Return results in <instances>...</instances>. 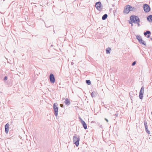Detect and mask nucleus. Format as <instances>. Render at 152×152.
<instances>
[{"mask_svg":"<svg viewBox=\"0 0 152 152\" xmlns=\"http://www.w3.org/2000/svg\"><path fill=\"white\" fill-rule=\"evenodd\" d=\"M144 92V87L142 86L139 92V97L140 99H142L143 98V94Z\"/></svg>","mask_w":152,"mask_h":152,"instance_id":"0eeeda50","label":"nucleus"},{"mask_svg":"<svg viewBox=\"0 0 152 152\" xmlns=\"http://www.w3.org/2000/svg\"><path fill=\"white\" fill-rule=\"evenodd\" d=\"M86 83L88 85H90L91 84V81L90 80H86Z\"/></svg>","mask_w":152,"mask_h":152,"instance_id":"4be33fe9","label":"nucleus"},{"mask_svg":"<svg viewBox=\"0 0 152 152\" xmlns=\"http://www.w3.org/2000/svg\"><path fill=\"white\" fill-rule=\"evenodd\" d=\"M129 10H130V11H133L134 12H135L136 11V8H135L134 7H132L129 5Z\"/></svg>","mask_w":152,"mask_h":152,"instance_id":"f8f14e48","label":"nucleus"},{"mask_svg":"<svg viewBox=\"0 0 152 152\" xmlns=\"http://www.w3.org/2000/svg\"><path fill=\"white\" fill-rule=\"evenodd\" d=\"M45 27L47 28H48V27H50L52 29H54V27L53 25H51L50 26L48 25H47V24H46L45 23Z\"/></svg>","mask_w":152,"mask_h":152,"instance_id":"a211bd4d","label":"nucleus"},{"mask_svg":"<svg viewBox=\"0 0 152 152\" xmlns=\"http://www.w3.org/2000/svg\"><path fill=\"white\" fill-rule=\"evenodd\" d=\"M7 77L6 76H5L4 77V80H7Z\"/></svg>","mask_w":152,"mask_h":152,"instance_id":"bb28decb","label":"nucleus"},{"mask_svg":"<svg viewBox=\"0 0 152 152\" xmlns=\"http://www.w3.org/2000/svg\"><path fill=\"white\" fill-rule=\"evenodd\" d=\"M95 7L98 10H100L101 7V3L100 1H98L95 3Z\"/></svg>","mask_w":152,"mask_h":152,"instance_id":"1a4fd4ad","label":"nucleus"},{"mask_svg":"<svg viewBox=\"0 0 152 152\" xmlns=\"http://www.w3.org/2000/svg\"><path fill=\"white\" fill-rule=\"evenodd\" d=\"M49 79L51 83H53L55 82V78L53 74H50L49 76Z\"/></svg>","mask_w":152,"mask_h":152,"instance_id":"6e6552de","label":"nucleus"},{"mask_svg":"<svg viewBox=\"0 0 152 152\" xmlns=\"http://www.w3.org/2000/svg\"><path fill=\"white\" fill-rule=\"evenodd\" d=\"M143 34L145 36H146L147 34H151V33L150 31H147L146 32H144Z\"/></svg>","mask_w":152,"mask_h":152,"instance_id":"2eb2a0df","label":"nucleus"},{"mask_svg":"<svg viewBox=\"0 0 152 152\" xmlns=\"http://www.w3.org/2000/svg\"><path fill=\"white\" fill-rule=\"evenodd\" d=\"M147 20L150 22H152V15H149L147 18Z\"/></svg>","mask_w":152,"mask_h":152,"instance_id":"ddd939ff","label":"nucleus"},{"mask_svg":"<svg viewBox=\"0 0 152 152\" xmlns=\"http://www.w3.org/2000/svg\"><path fill=\"white\" fill-rule=\"evenodd\" d=\"M108 16L106 14H104L102 17V19L103 20H104L106 19Z\"/></svg>","mask_w":152,"mask_h":152,"instance_id":"dca6fc26","label":"nucleus"},{"mask_svg":"<svg viewBox=\"0 0 152 152\" xmlns=\"http://www.w3.org/2000/svg\"><path fill=\"white\" fill-rule=\"evenodd\" d=\"M71 64H73V63H71Z\"/></svg>","mask_w":152,"mask_h":152,"instance_id":"c9c22d12","label":"nucleus"},{"mask_svg":"<svg viewBox=\"0 0 152 152\" xmlns=\"http://www.w3.org/2000/svg\"><path fill=\"white\" fill-rule=\"evenodd\" d=\"M144 125H145V127H148V125H147V122L145 120L144 121Z\"/></svg>","mask_w":152,"mask_h":152,"instance_id":"5701e85b","label":"nucleus"},{"mask_svg":"<svg viewBox=\"0 0 152 152\" xmlns=\"http://www.w3.org/2000/svg\"><path fill=\"white\" fill-rule=\"evenodd\" d=\"M116 117H117L118 116V114L117 113H116L115 115H114Z\"/></svg>","mask_w":152,"mask_h":152,"instance_id":"2f4dec72","label":"nucleus"},{"mask_svg":"<svg viewBox=\"0 0 152 152\" xmlns=\"http://www.w3.org/2000/svg\"><path fill=\"white\" fill-rule=\"evenodd\" d=\"M129 24H131V26H133V22H131V21L129 20Z\"/></svg>","mask_w":152,"mask_h":152,"instance_id":"b1692460","label":"nucleus"},{"mask_svg":"<svg viewBox=\"0 0 152 152\" xmlns=\"http://www.w3.org/2000/svg\"><path fill=\"white\" fill-rule=\"evenodd\" d=\"M132 95H133V92H130L129 93V96H130V98L132 100V99L133 98V96H132Z\"/></svg>","mask_w":152,"mask_h":152,"instance_id":"412c9836","label":"nucleus"},{"mask_svg":"<svg viewBox=\"0 0 152 152\" xmlns=\"http://www.w3.org/2000/svg\"><path fill=\"white\" fill-rule=\"evenodd\" d=\"M105 120V121H106L107 122H108V120L106 118H105L104 119Z\"/></svg>","mask_w":152,"mask_h":152,"instance_id":"7c9ffc66","label":"nucleus"},{"mask_svg":"<svg viewBox=\"0 0 152 152\" xmlns=\"http://www.w3.org/2000/svg\"><path fill=\"white\" fill-rule=\"evenodd\" d=\"M60 106L62 107H64V105L63 104H60Z\"/></svg>","mask_w":152,"mask_h":152,"instance_id":"a878e982","label":"nucleus"},{"mask_svg":"<svg viewBox=\"0 0 152 152\" xmlns=\"http://www.w3.org/2000/svg\"><path fill=\"white\" fill-rule=\"evenodd\" d=\"M71 64H73V63H71Z\"/></svg>","mask_w":152,"mask_h":152,"instance_id":"e433bc0d","label":"nucleus"},{"mask_svg":"<svg viewBox=\"0 0 152 152\" xmlns=\"http://www.w3.org/2000/svg\"><path fill=\"white\" fill-rule=\"evenodd\" d=\"M53 32H54L55 33V31L53 30Z\"/></svg>","mask_w":152,"mask_h":152,"instance_id":"72a5a7b5","label":"nucleus"},{"mask_svg":"<svg viewBox=\"0 0 152 152\" xmlns=\"http://www.w3.org/2000/svg\"><path fill=\"white\" fill-rule=\"evenodd\" d=\"M136 61H134L132 63V66H134L136 64Z\"/></svg>","mask_w":152,"mask_h":152,"instance_id":"393cba45","label":"nucleus"},{"mask_svg":"<svg viewBox=\"0 0 152 152\" xmlns=\"http://www.w3.org/2000/svg\"><path fill=\"white\" fill-rule=\"evenodd\" d=\"M64 103L65 104L69 105L70 104V102L68 98H66L64 101Z\"/></svg>","mask_w":152,"mask_h":152,"instance_id":"9b49d317","label":"nucleus"},{"mask_svg":"<svg viewBox=\"0 0 152 152\" xmlns=\"http://www.w3.org/2000/svg\"><path fill=\"white\" fill-rule=\"evenodd\" d=\"M73 142L77 147L78 146L79 144V141L80 140V137L75 134L73 137Z\"/></svg>","mask_w":152,"mask_h":152,"instance_id":"f03ea898","label":"nucleus"},{"mask_svg":"<svg viewBox=\"0 0 152 152\" xmlns=\"http://www.w3.org/2000/svg\"><path fill=\"white\" fill-rule=\"evenodd\" d=\"M130 20L134 23L137 24L138 26H140L139 23L140 22V20L138 16L135 15H132L130 16Z\"/></svg>","mask_w":152,"mask_h":152,"instance_id":"f257e3e1","label":"nucleus"},{"mask_svg":"<svg viewBox=\"0 0 152 152\" xmlns=\"http://www.w3.org/2000/svg\"><path fill=\"white\" fill-rule=\"evenodd\" d=\"M71 64H73V63H71Z\"/></svg>","mask_w":152,"mask_h":152,"instance_id":"f704fd0d","label":"nucleus"},{"mask_svg":"<svg viewBox=\"0 0 152 152\" xmlns=\"http://www.w3.org/2000/svg\"><path fill=\"white\" fill-rule=\"evenodd\" d=\"M150 40H151V41H152V37H151L150 38Z\"/></svg>","mask_w":152,"mask_h":152,"instance_id":"473e14b6","label":"nucleus"},{"mask_svg":"<svg viewBox=\"0 0 152 152\" xmlns=\"http://www.w3.org/2000/svg\"><path fill=\"white\" fill-rule=\"evenodd\" d=\"M111 50V48L108 47L107 48L106 50V53L107 54H109L110 53V51Z\"/></svg>","mask_w":152,"mask_h":152,"instance_id":"f3484780","label":"nucleus"},{"mask_svg":"<svg viewBox=\"0 0 152 152\" xmlns=\"http://www.w3.org/2000/svg\"><path fill=\"white\" fill-rule=\"evenodd\" d=\"M129 5H126L124 7L123 12L124 14H127L129 13L130 12L129 8Z\"/></svg>","mask_w":152,"mask_h":152,"instance_id":"423d86ee","label":"nucleus"},{"mask_svg":"<svg viewBox=\"0 0 152 152\" xmlns=\"http://www.w3.org/2000/svg\"><path fill=\"white\" fill-rule=\"evenodd\" d=\"M150 35L151 34H148L146 36L147 38H150Z\"/></svg>","mask_w":152,"mask_h":152,"instance_id":"c85d7f7f","label":"nucleus"},{"mask_svg":"<svg viewBox=\"0 0 152 152\" xmlns=\"http://www.w3.org/2000/svg\"><path fill=\"white\" fill-rule=\"evenodd\" d=\"M143 9L145 12L148 13L150 11L151 8L148 4H145L143 5Z\"/></svg>","mask_w":152,"mask_h":152,"instance_id":"39448f33","label":"nucleus"},{"mask_svg":"<svg viewBox=\"0 0 152 152\" xmlns=\"http://www.w3.org/2000/svg\"><path fill=\"white\" fill-rule=\"evenodd\" d=\"M58 105L57 103H54L53 106L54 115L56 117L58 116V108L57 107Z\"/></svg>","mask_w":152,"mask_h":152,"instance_id":"7ed1b4c3","label":"nucleus"},{"mask_svg":"<svg viewBox=\"0 0 152 152\" xmlns=\"http://www.w3.org/2000/svg\"><path fill=\"white\" fill-rule=\"evenodd\" d=\"M81 123L84 129H87V126L85 122L84 121H83Z\"/></svg>","mask_w":152,"mask_h":152,"instance_id":"4468645a","label":"nucleus"},{"mask_svg":"<svg viewBox=\"0 0 152 152\" xmlns=\"http://www.w3.org/2000/svg\"><path fill=\"white\" fill-rule=\"evenodd\" d=\"M99 126L100 128L102 129V125H99Z\"/></svg>","mask_w":152,"mask_h":152,"instance_id":"c756f323","label":"nucleus"},{"mask_svg":"<svg viewBox=\"0 0 152 152\" xmlns=\"http://www.w3.org/2000/svg\"><path fill=\"white\" fill-rule=\"evenodd\" d=\"M145 130L146 132L148 134H150V131L148 130V126L145 127Z\"/></svg>","mask_w":152,"mask_h":152,"instance_id":"aec40b11","label":"nucleus"},{"mask_svg":"<svg viewBox=\"0 0 152 152\" xmlns=\"http://www.w3.org/2000/svg\"><path fill=\"white\" fill-rule=\"evenodd\" d=\"M9 126V125L8 123L7 124L5 125V132L6 134L8 133V132Z\"/></svg>","mask_w":152,"mask_h":152,"instance_id":"9d476101","label":"nucleus"},{"mask_svg":"<svg viewBox=\"0 0 152 152\" xmlns=\"http://www.w3.org/2000/svg\"><path fill=\"white\" fill-rule=\"evenodd\" d=\"M136 38L140 44L146 46V43L143 40L141 37L140 35H137L136 36Z\"/></svg>","mask_w":152,"mask_h":152,"instance_id":"20e7f679","label":"nucleus"},{"mask_svg":"<svg viewBox=\"0 0 152 152\" xmlns=\"http://www.w3.org/2000/svg\"><path fill=\"white\" fill-rule=\"evenodd\" d=\"M79 118L80 119V121L81 123L83 121H83V119L80 117Z\"/></svg>","mask_w":152,"mask_h":152,"instance_id":"cd10ccee","label":"nucleus"},{"mask_svg":"<svg viewBox=\"0 0 152 152\" xmlns=\"http://www.w3.org/2000/svg\"><path fill=\"white\" fill-rule=\"evenodd\" d=\"M96 93L95 91L92 92L91 94V96L92 97H94L96 96Z\"/></svg>","mask_w":152,"mask_h":152,"instance_id":"6ab92c4d","label":"nucleus"}]
</instances>
